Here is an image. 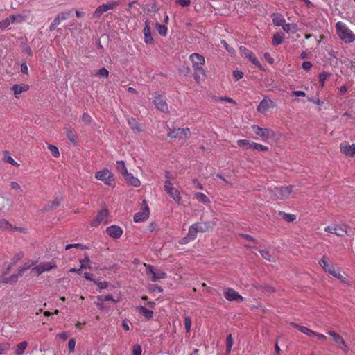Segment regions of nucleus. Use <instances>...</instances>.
<instances>
[{
	"mask_svg": "<svg viewBox=\"0 0 355 355\" xmlns=\"http://www.w3.org/2000/svg\"><path fill=\"white\" fill-rule=\"evenodd\" d=\"M264 58L269 64H272L274 63V59L271 57L269 53H264Z\"/></svg>",
	"mask_w": 355,
	"mask_h": 355,
	"instance_id": "nucleus-64",
	"label": "nucleus"
},
{
	"mask_svg": "<svg viewBox=\"0 0 355 355\" xmlns=\"http://www.w3.org/2000/svg\"><path fill=\"white\" fill-rule=\"evenodd\" d=\"M123 177L128 184L135 187H138L141 184L140 180L138 178L134 177L132 174L129 173L128 172Z\"/></svg>",
	"mask_w": 355,
	"mask_h": 355,
	"instance_id": "nucleus-26",
	"label": "nucleus"
},
{
	"mask_svg": "<svg viewBox=\"0 0 355 355\" xmlns=\"http://www.w3.org/2000/svg\"><path fill=\"white\" fill-rule=\"evenodd\" d=\"M275 106V103L266 96L258 105L257 111L260 113L265 114L269 109L273 108Z\"/></svg>",
	"mask_w": 355,
	"mask_h": 355,
	"instance_id": "nucleus-15",
	"label": "nucleus"
},
{
	"mask_svg": "<svg viewBox=\"0 0 355 355\" xmlns=\"http://www.w3.org/2000/svg\"><path fill=\"white\" fill-rule=\"evenodd\" d=\"M95 178L108 186H114V175L107 168L96 172Z\"/></svg>",
	"mask_w": 355,
	"mask_h": 355,
	"instance_id": "nucleus-5",
	"label": "nucleus"
},
{
	"mask_svg": "<svg viewBox=\"0 0 355 355\" xmlns=\"http://www.w3.org/2000/svg\"><path fill=\"white\" fill-rule=\"evenodd\" d=\"M146 275L150 277L152 282H157L159 279H165L166 273L160 270H155L153 266L150 264L144 263Z\"/></svg>",
	"mask_w": 355,
	"mask_h": 355,
	"instance_id": "nucleus-6",
	"label": "nucleus"
},
{
	"mask_svg": "<svg viewBox=\"0 0 355 355\" xmlns=\"http://www.w3.org/2000/svg\"><path fill=\"white\" fill-rule=\"evenodd\" d=\"M184 323V327H185L186 331L187 333H189L191 331V324H192L191 318L188 315H185Z\"/></svg>",
	"mask_w": 355,
	"mask_h": 355,
	"instance_id": "nucleus-47",
	"label": "nucleus"
},
{
	"mask_svg": "<svg viewBox=\"0 0 355 355\" xmlns=\"http://www.w3.org/2000/svg\"><path fill=\"white\" fill-rule=\"evenodd\" d=\"M66 135L67 139L73 144H77V135L76 132L71 128H68L66 130Z\"/></svg>",
	"mask_w": 355,
	"mask_h": 355,
	"instance_id": "nucleus-31",
	"label": "nucleus"
},
{
	"mask_svg": "<svg viewBox=\"0 0 355 355\" xmlns=\"http://www.w3.org/2000/svg\"><path fill=\"white\" fill-rule=\"evenodd\" d=\"M319 263L326 272L329 273L332 276L335 275L338 271L335 268L334 263L331 262L326 256L322 257Z\"/></svg>",
	"mask_w": 355,
	"mask_h": 355,
	"instance_id": "nucleus-11",
	"label": "nucleus"
},
{
	"mask_svg": "<svg viewBox=\"0 0 355 355\" xmlns=\"http://www.w3.org/2000/svg\"><path fill=\"white\" fill-rule=\"evenodd\" d=\"M340 153L348 157H354L355 155V144H349L344 141L340 144Z\"/></svg>",
	"mask_w": 355,
	"mask_h": 355,
	"instance_id": "nucleus-16",
	"label": "nucleus"
},
{
	"mask_svg": "<svg viewBox=\"0 0 355 355\" xmlns=\"http://www.w3.org/2000/svg\"><path fill=\"white\" fill-rule=\"evenodd\" d=\"M156 28H157V30L158 33H159V35H161L162 36H165L166 35V33H167L166 26L162 25L159 23H156Z\"/></svg>",
	"mask_w": 355,
	"mask_h": 355,
	"instance_id": "nucleus-43",
	"label": "nucleus"
},
{
	"mask_svg": "<svg viewBox=\"0 0 355 355\" xmlns=\"http://www.w3.org/2000/svg\"><path fill=\"white\" fill-rule=\"evenodd\" d=\"M233 76H234V78L236 80H239L241 78H243L244 76V74L242 71H234L233 72Z\"/></svg>",
	"mask_w": 355,
	"mask_h": 355,
	"instance_id": "nucleus-59",
	"label": "nucleus"
},
{
	"mask_svg": "<svg viewBox=\"0 0 355 355\" xmlns=\"http://www.w3.org/2000/svg\"><path fill=\"white\" fill-rule=\"evenodd\" d=\"M293 186H281L270 188V192L274 200H286L291 194Z\"/></svg>",
	"mask_w": 355,
	"mask_h": 355,
	"instance_id": "nucleus-3",
	"label": "nucleus"
},
{
	"mask_svg": "<svg viewBox=\"0 0 355 355\" xmlns=\"http://www.w3.org/2000/svg\"><path fill=\"white\" fill-rule=\"evenodd\" d=\"M291 325L294 327L295 328L297 329L300 332L307 335L309 337H313L315 334V331H312L311 329L304 327L301 326L295 323H291Z\"/></svg>",
	"mask_w": 355,
	"mask_h": 355,
	"instance_id": "nucleus-29",
	"label": "nucleus"
},
{
	"mask_svg": "<svg viewBox=\"0 0 355 355\" xmlns=\"http://www.w3.org/2000/svg\"><path fill=\"white\" fill-rule=\"evenodd\" d=\"M107 234L113 239H119L123 234V230L118 225H111L106 228Z\"/></svg>",
	"mask_w": 355,
	"mask_h": 355,
	"instance_id": "nucleus-18",
	"label": "nucleus"
},
{
	"mask_svg": "<svg viewBox=\"0 0 355 355\" xmlns=\"http://www.w3.org/2000/svg\"><path fill=\"white\" fill-rule=\"evenodd\" d=\"M127 121L130 128L133 130L135 133H139L144 130V125L139 123L136 119L133 117L128 116L127 118Z\"/></svg>",
	"mask_w": 355,
	"mask_h": 355,
	"instance_id": "nucleus-20",
	"label": "nucleus"
},
{
	"mask_svg": "<svg viewBox=\"0 0 355 355\" xmlns=\"http://www.w3.org/2000/svg\"><path fill=\"white\" fill-rule=\"evenodd\" d=\"M302 67L304 70H309L313 67V64L309 61H305L302 63Z\"/></svg>",
	"mask_w": 355,
	"mask_h": 355,
	"instance_id": "nucleus-63",
	"label": "nucleus"
},
{
	"mask_svg": "<svg viewBox=\"0 0 355 355\" xmlns=\"http://www.w3.org/2000/svg\"><path fill=\"white\" fill-rule=\"evenodd\" d=\"M334 234L340 237L345 236L348 234L347 226L336 223Z\"/></svg>",
	"mask_w": 355,
	"mask_h": 355,
	"instance_id": "nucleus-25",
	"label": "nucleus"
},
{
	"mask_svg": "<svg viewBox=\"0 0 355 355\" xmlns=\"http://www.w3.org/2000/svg\"><path fill=\"white\" fill-rule=\"evenodd\" d=\"M336 30L338 37L344 42L351 43L355 40V34L343 22H337Z\"/></svg>",
	"mask_w": 355,
	"mask_h": 355,
	"instance_id": "nucleus-2",
	"label": "nucleus"
},
{
	"mask_svg": "<svg viewBox=\"0 0 355 355\" xmlns=\"http://www.w3.org/2000/svg\"><path fill=\"white\" fill-rule=\"evenodd\" d=\"M175 3L181 6L182 7H187L191 4L190 0H175Z\"/></svg>",
	"mask_w": 355,
	"mask_h": 355,
	"instance_id": "nucleus-58",
	"label": "nucleus"
},
{
	"mask_svg": "<svg viewBox=\"0 0 355 355\" xmlns=\"http://www.w3.org/2000/svg\"><path fill=\"white\" fill-rule=\"evenodd\" d=\"M190 135V129L189 128H173L170 129L168 132V136L172 139H184L187 138Z\"/></svg>",
	"mask_w": 355,
	"mask_h": 355,
	"instance_id": "nucleus-9",
	"label": "nucleus"
},
{
	"mask_svg": "<svg viewBox=\"0 0 355 355\" xmlns=\"http://www.w3.org/2000/svg\"><path fill=\"white\" fill-rule=\"evenodd\" d=\"M10 186L11 189H12L14 190L22 191L21 186L19 185V183H17L16 182H11L10 184Z\"/></svg>",
	"mask_w": 355,
	"mask_h": 355,
	"instance_id": "nucleus-61",
	"label": "nucleus"
},
{
	"mask_svg": "<svg viewBox=\"0 0 355 355\" xmlns=\"http://www.w3.org/2000/svg\"><path fill=\"white\" fill-rule=\"evenodd\" d=\"M259 252L261 254V256L266 260H268L269 261H274L273 257L270 254V253L268 250H260Z\"/></svg>",
	"mask_w": 355,
	"mask_h": 355,
	"instance_id": "nucleus-49",
	"label": "nucleus"
},
{
	"mask_svg": "<svg viewBox=\"0 0 355 355\" xmlns=\"http://www.w3.org/2000/svg\"><path fill=\"white\" fill-rule=\"evenodd\" d=\"M30 86L28 84H15L12 87L11 89L14 92V95L16 98H19V96L24 92H26L29 89Z\"/></svg>",
	"mask_w": 355,
	"mask_h": 355,
	"instance_id": "nucleus-23",
	"label": "nucleus"
},
{
	"mask_svg": "<svg viewBox=\"0 0 355 355\" xmlns=\"http://www.w3.org/2000/svg\"><path fill=\"white\" fill-rule=\"evenodd\" d=\"M282 42V36L278 33L274 34V35L272 37V44L274 46H277V45L280 44Z\"/></svg>",
	"mask_w": 355,
	"mask_h": 355,
	"instance_id": "nucleus-48",
	"label": "nucleus"
},
{
	"mask_svg": "<svg viewBox=\"0 0 355 355\" xmlns=\"http://www.w3.org/2000/svg\"><path fill=\"white\" fill-rule=\"evenodd\" d=\"M165 191L167 193L168 196H170L175 202H180L181 199V196L180 194L179 191L174 188L173 187L171 188H167Z\"/></svg>",
	"mask_w": 355,
	"mask_h": 355,
	"instance_id": "nucleus-27",
	"label": "nucleus"
},
{
	"mask_svg": "<svg viewBox=\"0 0 355 355\" xmlns=\"http://www.w3.org/2000/svg\"><path fill=\"white\" fill-rule=\"evenodd\" d=\"M90 260L88 257H85L84 259L80 260V269L89 268V263Z\"/></svg>",
	"mask_w": 355,
	"mask_h": 355,
	"instance_id": "nucleus-51",
	"label": "nucleus"
},
{
	"mask_svg": "<svg viewBox=\"0 0 355 355\" xmlns=\"http://www.w3.org/2000/svg\"><path fill=\"white\" fill-rule=\"evenodd\" d=\"M279 215L282 216V219L287 222H293L296 219V216L293 214H287L284 211H279Z\"/></svg>",
	"mask_w": 355,
	"mask_h": 355,
	"instance_id": "nucleus-35",
	"label": "nucleus"
},
{
	"mask_svg": "<svg viewBox=\"0 0 355 355\" xmlns=\"http://www.w3.org/2000/svg\"><path fill=\"white\" fill-rule=\"evenodd\" d=\"M273 24L277 26H282L283 28V26L284 25L286 20L281 15H275L272 18Z\"/></svg>",
	"mask_w": 355,
	"mask_h": 355,
	"instance_id": "nucleus-33",
	"label": "nucleus"
},
{
	"mask_svg": "<svg viewBox=\"0 0 355 355\" xmlns=\"http://www.w3.org/2000/svg\"><path fill=\"white\" fill-rule=\"evenodd\" d=\"M57 268V264L54 261L49 262H43L40 263L39 265L33 267L31 269V273L34 275L39 276L45 272H49L53 269Z\"/></svg>",
	"mask_w": 355,
	"mask_h": 355,
	"instance_id": "nucleus-4",
	"label": "nucleus"
},
{
	"mask_svg": "<svg viewBox=\"0 0 355 355\" xmlns=\"http://www.w3.org/2000/svg\"><path fill=\"white\" fill-rule=\"evenodd\" d=\"M251 128L254 133L261 137L264 141L275 135V133L272 130L269 128H263L257 125H252Z\"/></svg>",
	"mask_w": 355,
	"mask_h": 355,
	"instance_id": "nucleus-7",
	"label": "nucleus"
},
{
	"mask_svg": "<svg viewBox=\"0 0 355 355\" xmlns=\"http://www.w3.org/2000/svg\"><path fill=\"white\" fill-rule=\"evenodd\" d=\"M141 347L137 344L132 346V355H141Z\"/></svg>",
	"mask_w": 355,
	"mask_h": 355,
	"instance_id": "nucleus-54",
	"label": "nucleus"
},
{
	"mask_svg": "<svg viewBox=\"0 0 355 355\" xmlns=\"http://www.w3.org/2000/svg\"><path fill=\"white\" fill-rule=\"evenodd\" d=\"M22 275H19V270H18L17 274H13L9 277H6L4 279V282L6 283H10V284H14L17 282L19 277H21Z\"/></svg>",
	"mask_w": 355,
	"mask_h": 355,
	"instance_id": "nucleus-41",
	"label": "nucleus"
},
{
	"mask_svg": "<svg viewBox=\"0 0 355 355\" xmlns=\"http://www.w3.org/2000/svg\"><path fill=\"white\" fill-rule=\"evenodd\" d=\"M250 148L252 150H256L259 151H268V147L266 146H263L261 144L252 142V144H250Z\"/></svg>",
	"mask_w": 355,
	"mask_h": 355,
	"instance_id": "nucleus-39",
	"label": "nucleus"
},
{
	"mask_svg": "<svg viewBox=\"0 0 355 355\" xmlns=\"http://www.w3.org/2000/svg\"><path fill=\"white\" fill-rule=\"evenodd\" d=\"M143 31H144L145 42L146 44H153L154 40L151 36L150 26L147 23H146Z\"/></svg>",
	"mask_w": 355,
	"mask_h": 355,
	"instance_id": "nucleus-30",
	"label": "nucleus"
},
{
	"mask_svg": "<svg viewBox=\"0 0 355 355\" xmlns=\"http://www.w3.org/2000/svg\"><path fill=\"white\" fill-rule=\"evenodd\" d=\"M137 311L141 314L146 320H150L153 316V311L146 309L143 306L137 307Z\"/></svg>",
	"mask_w": 355,
	"mask_h": 355,
	"instance_id": "nucleus-28",
	"label": "nucleus"
},
{
	"mask_svg": "<svg viewBox=\"0 0 355 355\" xmlns=\"http://www.w3.org/2000/svg\"><path fill=\"white\" fill-rule=\"evenodd\" d=\"M189 60L192 62V67L194 70V78L198 83L200 76H205V71L202 67L205 64V58L202 55L193 53L189 55Z\"/></svg>",
	"mask_w": 355,
	"mask_h": 355,
	"instance_id": "nucleus-1",
	"label": "nucleus"
},
{
	"mask_svg": "<svg viewBox=\"0 0 355 355\" xmlns=\"http://www.w3.org/2000/svg\"><path fill=\"white\" fill-rule=\"evenodd\" d=\"M194 196L196 200H198V201L202 202L205 204L209 203V202H210L209 198L202 193H200V192L195 193Z\"/></svg>",
	"mask_w": 355,
	"mask_h": 355,
	"instance_id": "nucleus-37",
	"label": "nucleus"
},
{
	"mask_svg": "<svg viewBox=\"0 0 355 355\" xmlns=\"http://www.w3.org/2000/svg\"><path fill=\"white\" fill-rule=\"evenodd\" d=\"M28 346V343L26 341H22L19 343L15 349V355H23L25 349Z\"/></svg>",
	"mask_w": 355,
	"mask_h": 355,
	"instance_id": "nucleus-32",
	"label": "nucleus"
},
{
	"mask_svg": "<svg viewBox=\"0 0 355 355\" xmlns=\"http://www.w3.org/2000/svg\"><path fill=\"white\" fill-rule=\"evenodd\" d=\"M223 295L225 298L230 302L241 303L243 301V297L232 288H225Z\"/></svg>",
	"mask_w": 355,
	"mask_h": 355,
	"instance_id": "nucleus-10",
	"label": "nucleus"
},
{
	"mask_svg": "<svg viewBox=\"0 0 355 355\" xmlns=\"http://www.w3.org/2000/svg\"><path fill=\"white\" fill-rule=\"evenodd\" d=\"M237 144L241 148H246L248 147L250 148V144H252V143L250 142V140L239 139V140L237 141Z\"/></svg>",
	"mask_w": 355,
	"mask_h": 355,
	"instance_id": "nucleus-46",
	"label": "nucleus"
},
{
	"mask_svg": "<svg viewBox=\"0 0 355 355\" xmlns=\"http://www.w3.org/2000/svg\"><path fill=\"white\" fill-rule=\"evenodd\" d=\"M11 24L10 19L9 17L0 21V29H5Z\"/></svg>",
	"mask_w": 355,
	"mask_h": 355,
	"instance_id": "nucleus-52",
	"label": "nucleus"
},
{
	"mask_svg": "<svg viewBox=\"0 0 355 355\" xmlns=\"http://www.w3.org/2000/svg\"><path fill=\"white\" fill-rule=\"evenodd\" d=\"M329 76H330V74L325 71L320 73L319 74V81H320L321 87H324V86L325 85V81Z\"/></svg>",
	"mask_w": 355,
	"mask_h": 355,
	"instance_id": "nucleus-42",
	"label": "nucleus"
},
{
	"mask_svg": "<svg viewBox=\"0 0 355 355\" xmlns=\"http://www.w3.org/2000/svg\"><path fill=\"white\" fill-rule=\"evenodd\" d=\"M108 216V211L107 209H102L98 211L97 216L92 220L90 225L92 227H97L102 223L105 222L106 218Z\"/></svg>",
	"mask_w": 355,
	"mask_h": 355,
	"instance_id": "nucleus-17",
	"label": "nucleus"
},
{
	"mask_svg": "<svg viewBox=\"0 0 355 355\" xmlns=\"http://www.w3.org/2000/svg\"><path fill=\"white\" fill-rule=\"evenodd\" d=\"M198 232H198V230H197V227L195 225V224H193L192 225H191L189 228V232H188L187 236H185L184 238L182 239V241H183L182 243H187L189 241H193L194 239H196V238L197 237Z\"/></svg>",
	"mask_w": 355,
	"mask_h": 355,
	"instance_id": "nucleus-21",
	"label": "nucleus"
},
{
	"mask_svg": "<svg viewBox=\"0 0 355 355\" xmlns=\"http://www.w3.org/2000/svg\"><path fill=\"white\" fill-rule=\"evenodd\" d=\"M48 149L51 151L52 155L54 157H56V158L59 157L60 152H59L58 148L55 146L49 144Z\"/></svg>",
	"mask_w": 355,
	"mask_h": 355,
	"instance_id": "nucleus-45",
	"label": "nucleus"
},
{
	"mask_svg": "<svg viewBox=\"0 0 355 355\" xmlns=\"http://www.w3.org/2000/svg\"><path fill=\"white\" fill-rule=\"evenodd\" d=\"M69 16V12H60L53 19L58 25L63 21L66 20Z\"/></svg>",
	"mask_w": 355,
	"mask_h": 355,
	"instance_id": "nucleus-38",
	"label": "nucleus"
},
{
	"mask_svg": "<svg viewBox=\"0 0 355 355\" xmlns=\"http://www.w3.org/2000/svg\"><path fill=\"white\" fill-rule=\"evenodd\" d=\"M61 200V196H55L53 200L49 201L48 204L45 205L44 210L48 211L56 209L60 205Z\"/></svg>",
	"mask_w": 355,
	"mask_h": 355,
	"instance_id": "nucleus-24",
	"label": "nucleus"
},
{
	"mask_svg": "<svg viewBox=\"0 0 355 355\" xmlns=\"http://www.w3.org/2000/svg\"><path fill=\"white\" fill-rule=\"evenodd\" d=\"M282 28L286 32H287V33L291 32L292 33H295L297 31V27L296 24H288V23H286V22H285L284 25L283 26Z\"/></svg>",
	"mask_w": 355,
	"mask_h": 355,
	"instance_id": "nucleus-36",
	"label": "nucleus"
},
{
	"mask_svg": "<svg viewBox=\"0 0 355 355\" xmlns=\"http://www.w3.org/2000/svg\"><path fill=\"white\" fill-rule=\"evenodd\" d=\"M141 207L142 211L137 212L134 215V221L136 223L143 222L146 220L149 216V208L146 204V200L143 201Z\"/></svg>",
	"mask_w": 355,
	"mask_h": 355,
	"instance_id": "nucleus-12",
	"label": "nucleus"
},
{
	"mask_svg": "<svg viewBox=\"0 0 355 355\" xmlns=\"http://www.w3.org/2000/svg\"><path fill=\"white\" fill-rule=\"evenodd\" d=\"M240 51L241 53V55L244 58L248 59L253 64L257 66L259 68L261 67V65L258 60V59L256 58L254 54L248 49H247L245 46H241L240 47Z\"/></svg>",
	"mask_w": 355,
	"mask_h": 355,
	"instance_id": "nucleus-13",
	"label": "nucleus"
},
{
	"mask_svg": "<svg viewBox=\"0 0 355 355\" xmlns=\"http://www.w3.org/2000/svg\"><path fill=\"white\" fill-rule=\"evenodd\" d=\"M97 75L104 78H107L109 76V71L107 69L103 67L98 70Z\"/></svg>",
	"mask_w": 355,
	"mask_h": 355,
	"instance_id": "nucleus-57",
	"label": "nucleus"
},
{
	"mask_svg": "<svg viewBox=\"0 0 355 355\" xmlns=\"http://www.w3.org/2000/svg\"><path fill=\"white\" fill-rule=\"evenodd\" d=\"M153 103L160 111L163 112H168V105L163 96L157 94L153 99Z\"/></svg>",
	"mask_w": 355,
	"mask_h": 355,
	"instance_id": "nucleus-14",
	"label": "nucleus"
},
{
	"mask_svg": "<svg viewBox=\"0 0 355 355\" xmlns=\"http://www.w3.org/2000/svg\"><path fill=\"white\" fill-rule=\"evenodd\" d=\"M8 17L10 19V21L12 24H14V23L20 24V23L25 21V20H26V17L21 15H10Z\"/></svg>",
	"mask_w": 355,
	"mask_h": 355,
	"instance_id": "nucleus-40",
	"label": "nucleus"
},
{
	"mask_svg": "<svg viewBox=\"0 0 355 355\" xmlns=\"http://www.w3.org/2000/svg\"><path fill=\"white\" fill-rule=\"evenodd\" d=\"M10 349L8 343H0V355L4 354Z\"/></svg>",
	"mask_w": 355,
	"mask_h": 355,
	"instance_id": "nucleus-50",
	"label": "nucleus"
},
{
	"mask_svg": "<svg viewBox=\"0 0 355 355\" xmlns=\"http://www.w3.org/2000/svg\"><path fill=\"white\" fill-rule=\"evenodd\" d=\"M116 169L123 176L128 172L123 161L116 162Z\"/></svg>",
	"mask_w": 355,
	"mask_h": 355,
	"instance_id": "nucleus-34",
	"label": "nucleus"
},
{
	"mask_svg": "<svg viewBox=\"0 0 355 355\" xmlns=\"http://www.w3.org/2000/svg\"><path fill=\"white\" fill-rule=\"evenodd\" d=\"M327 334L333 338V340H334L335 343H336L337 344H340L343 347V349H344L345 351L348 350V346L347 345L345 341L340 335L333 331H329L327 332Z\"/></svg>",
	"mask_w": 355,
	"mask_h": 355,
	"instance_id": "nucleus-22",
	"label": "nucleus"
},
{
	"mask_svg": "<svg viewBox=\"0 0 355 355\" xmlns=\"http://www.w3.org/2000/svg\"><path fill=\"white\" fill-rule=\"evenodd\" d=\"M119 6V2L115 1H110L106 3L99 6L94 12L95 18H99L105 12L115 9Z\"/></svg>",
	"mask_w": 355,
	"mask_h": 355,
	"instance_id": "nucleus-8",
	"label": "nucleus"
},
{
	"mask_svg": "<svg viewBox=\"0 0 355 355\" xmlns=\"http://www.w3.org/2000/svg\"><path fill=\"white\" fill-rule=\"evenodd\" d=\"M82 121L86 124L89 125L91 123L92 119L90 115L86 112L83 113L82 115Z\"/></svg>",
	"mask_w": 355,
	"mask_h": 355,
	"instance_id": "nucleus-55",
	"label": "nucleus"
},
{
	"mask_svg": "<svg viewBox=\"0 0 355 355\" xmlns=\"http://www.w3.org/2000/svg\"><path fill=\"white\" fill-rule=\"evenodd\" d=\"M234 345V340L232 334H228L226 338V347H232Z\"/></svg>",
	"mask_w": 355,
	"mask_h": 355,
	"instance_id": "nucleus-60",
	"label": "nucleus"
},
{
	"mask_svg": "<svg viewBox=\"0 0 355 355\" xmlns=\"http://www.w3.org/2000/svg\"><path fill=\"white\" fill-rule=\"evenodd\" d=\"M75 346H76L75 338H72L69 339V340L68 342V349H69V352H73L74 351Z\"/></svg>",
	"mask_w": 355,
	"mask_h": 355,
	"instance_id": "nucleus-56",
	"label": "nucleus"
},
{
	"mask_svg": "<svg viewBox=\"0 0 355 355\" xmlns=\"http://www.w3.org/2000/svg\"><path fill=\"white\" fill-rule=\"evenodd\" d=\"M333 277L338 279L339 280H340V282H342L343 283H345V284H347V279L343 276L340 273V272L338 270L335 275H334Z\"/></svg>",
	"mask_w": 355,
	"mask_h": 355,
	"instance_id": "nucleus-62",
	"label": "nucleus"
},
{
	"mask_svg": "<svg viewBox=\"0 0 355 355\" xmlns=\"http://www.w3.org/2000/svg\"><path fill=\"white\" fill-rule=\"evenodd\" d=\"M11 228V225L6 220H0V229L3 230H9Z\"/></svg>",
	"mask_w": 355,
	"mask_h": 355,
	"instance_id": "nucleus-53",
	"label": "nucleus"
},
{
	"mask_svg": "<svg viewBox=\"0 0 355 355\" xmlns=\"http://www.w3.org/2000/svg\"><path fill=\"white\" fill-rule=\"evenodd\" d=\"M199 232H207L211 230L216 225L214 221L200 222L194 223Z\"/></svg>",
	"mask_w": 355,
	"mask_h": 355,
	"instance_id": "nucleus-19",
	"label": "nucleus"
},
{
	"mask_svg": "<svg viewBox=\"0 0 355 355\" xmlns=\"http://www.w3.org/2000/svg\"><path fill=\"white\" fill-rule=\"evenodd\" d=\"M33 265L34 262L32 261H29L27 263H26L23 267L19 268V275H23L24 272L30 269Z\"/></svg>",
	"mask_w": 355,
	"mask_h": 355,
	"instance_id": "nucleus-44",
	"label": "nucleus"
}]
</instances>
